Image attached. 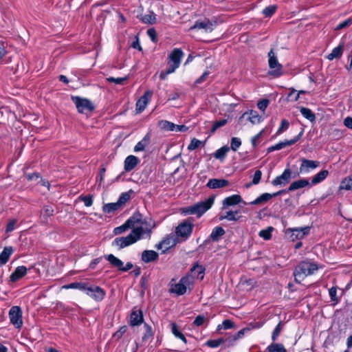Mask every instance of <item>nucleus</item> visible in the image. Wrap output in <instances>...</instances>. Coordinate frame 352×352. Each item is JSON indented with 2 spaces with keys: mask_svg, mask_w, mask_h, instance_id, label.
<instances>
[{
  "mask_svg": "<svg viewBox=\"0 0 352 352\" xmlns=\"http://www.w3.org/2000/svg\"><path fill=\"white\" fill-rule=\"evenodd\" d=\"M331 300L334 302H338V298H337V289L335 287H332L329 291Z\"/></svg>",
  "mask_w": 352,
  "mask_h": 352,
  "instance_id": "69168bd1",
  "label": "nucleus"
},
{
  "mask_svg": "<svg viewBox=\"0 0 352 352\" xmlns=\"http://www.w3.org/2000/svg\"><path fill=\"white\" fill-rule=\"evenodd\" d=\"M239 211H226L223 214H221L219 217L220 220L223 219H227L228 221H237L239 219V217H237L236 215L238 214Z\"/></svg>",
  "mask_w": 352,
  "mask_h": 352,
  "instance_id": "c9c22d12",
  "label": "nucleus"
},
{
  "mask_svg": "<svg viewBox=\"0 0 352 352\" xmlns=\"http://www.w3.org/2000/svg\"><path fill=\"white\" fill-rule=\"evenodd\" d=\"M130 199L129 192H123L120 196L118 200L117 201L118 204L122 207L124 204H125Z\"/></svg>",
  "mask_w": 352,
  "mask_h": 352,
  "instance_id": "09e8293b",
  "label": "nucleus"
},
{
  "mask_svg": "<svg viewBox=\"0 0 352 352\" xmlns=\"http://www.w3.org/2000/svg\"><path fill=\"white\" fill-rule=\"evenodd\" d=\"M106 258L113 267L118 268L119 270L122 267L123 262L113 254L107 255Z\"/></svg>",
  "mask_w": 352,
  "mask_h": 352,
  "instance_id": "473e14b6",
  "label": "nucleus"
},
{
  "mask_svg": "<svg viewBox=\"0 0 352 352\" xmlns=\"http://www.w3.org/2000/svg\"><path fill=\"white\" fill-rule=\"evenodd\" d=\"M302 132L300 133L299 135H298L296 137H295L292 140L280 142L276 144V145L268 148L267 151L272 152V151H276V150H280L287 146H291V145L295 144L300 139V136L302 135Z\"/></svg>",
  "mask_w": 352,
  "mask_h": 352,
  "instance_id": "a211bd4d",
  "label": "nucleus"
},
{
  "mask_svg": "<svg viewBox=\"0 0 352 352\" xmlns=\"http://www.w3.org/2000/svg\"><path fill=\"white\" fill-rule=\"evenodd\" d=\"M246 115H249L248 120L252 124H258L261 120V117L258 115V112L253 110H251L250 112H245L243 113L240 119H242Z\"/></svg>",
  "mask_w": 352,
  "mask_h": 352,
  "instance_id": "7c9ffc66",
  "label": "nucleus"
},
{
  "mask_svg": "<svg viewBox=\"0 0 352 352\" xmlns=\"http://www.w3.org/2000/svg\"><path fill=\"white\" fill-rule=\"evenodd\" d=\"M269 102H270L269 100L263 99L258 102L257 107L260 110L265 111V110L266 109V108L267 107V106L269 104Z\"/></svg>",
  "mask_w": 352,
  "mask_h": 352,
  "instance_id": "bf43d9fd",
  "label": "nucleus"
},
{
  "mask_svg": "<svg viewBox=\"0 0 352 352\" xmlns=\"http://www.w3.org/2000/svg\"><path fill=\"white\" fill-rule=\"evenodd\" d=\"M206 321V318L204 316L199 315L195 318V319L193 322V324L197 327H199V326L203 325Z\"/></svg>",
  "mask_w": 352,
  "mask_h": 352,
  "instance_id": "5fc2aeb1",
  "label": "nucleus"
},
{
  "mask_svg": "<svg viewBox=\"0 0 352 352\" xmlns=\"http://www.w3.org/2000/svg\"><path fill=\"white\" fill-rule=\"evenodd\" d=\"M214 197H209L205 201L198 202L192 206L185 207L181 209L182 214H195L200 217L208 209H210L213 203Z\"/></svg>",
  "mask_w": 352,
  "mask_h": 352,
  "instance_id": "f03ea898",
  "label": "nucleus"
},
{
  "mask_svg": "<svg viewBox=\"0 0 352 352\" xmlns=\"http://www.w3.org/2000/svg\"><path fill=\"white\" fill-rule=\"evenodd\" d=\"M134 221L132 218L129 219L123 225L117 227L114 229L113 232L115 234H120L129 228L133 227Z\"/></svg>",
  "mask_w": 352,
  "mask_h": 352,
  "instance_id": "c85d7f7f",
  "label": "nucleus"
},
{
  "mask_svg": "<svg viewBox=\"0 0 352 352\" xmlns=\"http://www.w3.org/2000/svg\"><path fill=\"white\" fill-rule=\"evenodd\" d=\"M152 95L153 92L151 91H146L144 95L139 98L136 102V111L138 113H140L145 109L152 97Z\"/></svg>",
  "mask_w": 352,
  "mask_h": 352,
  "instance_id": "2eb2a0df",
  "label": "nucleus"
},
{
  "mask_svg": "<svg viewBox=\"0 0 352 352\" xmlns=\"http://www.w3.org/2000/svg\"><path fill=\"white\" fill-rule=\"evenodd\" d=\"M223 342L224 340L223 338H219L217 340H210L207 341L206 345L211 348H216L220 346Z\"/></svg>",
  "mask_w": 352,
  "mask_h": 352,
  "instance_id": "de8ad7c7",
  "label": "nucleus"
},
{
  "mask_svg": "<svg viewBox=\"0 0 352 352\" xmlns=\"http://www.w3.org/2000/svg\"><path fill=\"white\" fill-rule=\"evenodd\" d=\"M221 327H223L225 329H230L234 327V322L230 320H224L222 322V324H219L218 326V330H219Z\"/></svg>",
  "mask_w": 352,
  "mask_h": 352,
  "instance_id": "13d9d810",
  "label": "nucleus"
},
{
  "mask_svg": "<svg viewBox=\"0 0 352 352\" xmlns=\"http://www.w3.org/2000/svg\"><path fill=\"white\" fill-rule=\"evenodd\" d=\"M340 190H352V177H344L340 183Z\"/></svg>",
  "mask_w": 352,
  "mask_h": 352,
  "instance_id": "a19ab883",
  "label": "nucleus"
},
{
  "mask_svg": "<svg viewBox=\"0 0 352 352\" xmlns=\"http://www.w3.org/2000/svg\"><path fill=\"white\" fill-rule=\"evenodd\" d=\"M126 330L127 327L122 326L116 333H113V337L118 340L126 333Z\"/></svg>",
  "mask_w": 352,
  "mask_h": 352,
  "instance_id": "6e6d98bb",
  "label": "nucleus"
},
{
  "mask_svg": "<svg viewBox=\"0 0 352 352\" xmlns=\"http://www.w3.org/2000/svg\"><path fill=\"white\" fill-rule=\"evenodd\" d=\"M151 134L148 133L143 139L138 142V144L134 147V151L138 152L144 151L145 147L147 146L150 142Z\"/></svg>",
  "mask_w": 352,
  "mask_h": 352,
  "instance_id": "cd10ccee",
  "label": "nucleus"
},
{
  "mask_svg": "<svg viewBox=\"0 0 352 352\" xmlns=\"http://www.w3.org/2000/svg\"><path fill=\"white\" fill-rule=\"evenodd\" d=\"M201 144V142L199 140H197L195 138H193L189 145L188 146V149L190 151H193L196 148H197L200 144Z\"/></svg>",
  "mask_w": 352,
  "mask_h": 352,
  "instance_id": "864d4df0",
  "label": "nucleus"
},
{
  "mask_svg": "<svg viewBox=\"0 0 352 352\" xmlns=\"http://www.w3.org/2000/svg\"><path fill=\"white\" fill-rule=\"evenodd\" d=\"M183 55L184 53L180 49L175 48L173 50L168 56V67L160 72V79H166L168 74L173 73L179 67Z\"/></svg>",
  "mask_w": 352,
  "mask_h": 352,
  "instance_id": "20e7f679",
  "label": "nucleus"
},
{
  "mask_svg": "<svg viewBox=\"0 0 352 352\" xmlns=\"http://www.w3.org/2000/svg\"><path fill=\"white\" fill-rule=\"evenodd\" d=\"M300 111L304 118L309 120L310 122H314L316 120V115L312 111L307 107H299Z\"/></svg>",
  "mask_w": 352,
  "mask_h": 352,
  "instance_id": "72a5a7b5",
  "label": "nucleus"
},
{
  "mask_svg": "<svg viewBox=\"0 0 352 352\" xmlns=\"http://www.w3.org/2000/svg\"><path fill=\"white\" fill-rule=\"evenodd\" d=\"M318 270V265L314 262L303 261L298 263L294 271L295 281L300 283L307 276L314 274Z\"/></svg>",
  "mask_w": 352,
  "mask_h": 352,
  "instance_id": "f257e3e1",
  "label": "nucleus"
},
{
  "mask_svg": "<svg viewBox=\"0 0 352 352\" xmlns=\"http://www.w3.org/2000/svg\"><path fill=\"white\" fill-rule=\"evenodd\" d=\"M309 227L288 228L286 230V234L289 236L292 241H294L296 239H302L309 233Z\"/></svg>",
  "mask_w": 352,
  "mask_h": 352,
  "instance_id": "f8f14e48",
  "label": "nucleus"
},
{
  "mask_svg": "<svg viewBox=\"0 0 352 352\" xmlns=\"http://www.w3.org/2000/svg\"><path fill=\"white\" fill-rule=\"evenodd\" d=\"M143 322V315L140 310H133L130 316V324L137 326Z\"/></svg>",
  "mask_w": 352,
  "mask_h": 352,
  "instance_id": "5701e85b",
  "label": "nucleus"
},
{
  "mask_svg": "<svg viewBox=\"0 0 352 352\" xmlns=\"http://www.w3.org/2000/svg\"><path fill=\"white\" fill-rule=\"evenodd\" d=\"M72 101L76 104L79 113H84L91 112L94 109V106L91 101L87 99L82 98L78 96H73Z\"/></svg>",
  "mask_w": 352,
  "mask_h": 352,
  "instance_id": "6e6552de",
  "label": "nucleus"
},
{
  "mask_svg": "<svg viewBox=\"0 0 352 352\" xmlns=\"http://www.w3.org/2000/svg\"><path fill=\"white\" fill-rule=\"evenodd\" d=\"M228 122L227 119L215 121L210 130L211 133H214L219 128L226 125Z\"/></svg>",
  "mask_w": 352,
  "mask_h": 352,
  "instance_id": "a18cd8bd",
  "label": "nucleus"
},
{
  "mask_svg": "<svg viewBox=\"0 0 352 352\" xmlns=\"http://www.w3.org/2000/svg\"><path fill=\"white\" fill-rule=\"evenodd\" d=\"M160 126L162 129L168 131H181L184 132L188 129V127L186 125L182 124H175L170 122L164 120L160 122Z\"/></svg>",
  "mask_w": 352,
  "mask_h": 352,
  "instance_id": "dca6fc26",
  "label": "nucleus"
},
{
  "mask_svg": "<svg viewBox=\"0 0 352 352\" xmlns=\"http://www.w3.org/2000/svg\"><path fill=\"white\" fill-rule=\"evenodd\" d=\"M192 285L190 276H184L178 283H174V279H173L169 284V292L177 296H182L186 292L188 289H191Z\"/></svg>",
  "mask_w": 352,
  "mask_h": 352,
  "instance_id": "39448f33",
  "label": "nucleus"
},
{
  "mask_svg": "<svg viewBox=\"0 0 352 352\" xmlns=\"http://www.w3.org/2000/svg\"><path fill=\"white\" fill-rule=\"evenodd\" d=\"M229 147L226 146H223L216 151V152L214 153V157L216 159L222 160L226 157L227 153L229 151Z\"/></svg>",
  "mask_w": 352,
  "mask_h": 352,
  "instance_id": "ea45409f",
  "label": "nucleus"
},
{
  "mask_svg": "<svg viewBox=\"0 0 352 352\" xmlns=\"http://www.w3.org/2000/svg\"><path fill=\"white\" fill-rule=\"evenodd\" d=\"M194 225L191 219H188L180 223L175 228V233L178 237L184 240L187 239L192 232Z\"/></svg>",
  "mask_w": 352,
  "mask_h": 352,
  "instance_id": "423d86ee",
  "label": "nucleus"
},
{
  "mask_svg": "<svg viewBox=\"0 0 352 352\" xmlns=\"http://www.w3.org/2000/svg\"><path fill=\"white\" fill-rule=\"evenodd\" d=\"M144 327L146 329V332L142 336V340H146L153 336V331L151 327L148 324H145Z\"/></svg>",
  "mask_w": 352,
  "mask_h": 352,
  "instance_id": "4d7b16f0",
  "label": "nucleus"
},
{
  "mask_svg": "<svg viewBox=\"0 0 352 352\" xmlns=\"http://www.w3.org/2000/svg\"><path fill=\"white\" fill-rule=\"evenodd\" d=\"M159 254L154 250H144L142 253L141 259L144 263L155 261L158 259Z\"/></svg>",
  "mask_w": 352,
  "mask_h": 352,
  "instance_id": "412c9836",
  "label": "nucleus"
},
{
  "mask_svg": "<svg viewBox=\"0 0 352 352\" xmlns=\"http://www.w3.org/2000/svg\"><path fill=\"white\" fill-rule=\"evenodd\" d=\"M229 182L226 179H211L208 181L206 186L212 189L223 188L228 186Z\"/></svg>",
  "mask_w": 352,
  "mask_h": 352,
  "instance_id": "393cba45",
  "label": "nucleus"
},
{
  "mask_svg": "<svg viewBox=\"0 0 352 352\" xmlns=\"http://www.w3.org/2000/svg\"><path fill=\"white\" fill-rule=\"evenodd\" d=\"M13 252L12 247H5L0 254V266L5 265L9 260L10 256Z\"/></svg>",
  "mask_w": 352,
  "mask_h": 352,
  "instance_id": "bb28decb",
  "label": "nucleus"
},
{
  "mask_svg": "<svg viewBox=\"0 0 352 352\" xmlns=\"http://www.w3.org/2000/svg\"><path fill=\"white\" fill-rule=\"evenodd\" d=\"M209 74L210 72L208 71H205L203 74L195 81V85L197 86V85L204 82Z\"/></svg>",
  "mask_w": 352,
  "mask_h": 352,
  "instance_id": "e2e57ef3",
  "label": "nucleus"
},
{
  "mask_svg": "<svg viewBox=\"0 0 352 352\" xmlns=\"http://www.w3.org/2000/svg\"><path fill=\"white\" fill-rule=\"evenodd\" d=\"M141 21L147 24H154L156 22L155 14L151 12L148 14L144 15L141 18Z\"/></svg>",
  "mask_w": 352,
  "mask_h": 352,
  "instance_id": "79ce46f5",
  "label": "nucleus"
},
{
  "mask_svg": "<svg viewBox=\"0 0 352 352\" xmlns=\"http://www.w3.org/2000/svg\"><path fill=\"white\" fill-rule=\"evenodd\" d=\"M127 80L126 77L124 78H114V77H109L107 78V80L109 82H113L117 85H122L124 82Z\"/></svg>",
  "mask_w": 352,
  "mask_h": 352,
  "instance_id": "603ef678",
  "label": "nucleus"
},
{
  "mask_svg": "<svg viewBox=\"0 0 352 352\" xmlns=\"http://www.w3.org/2000/svg\"><path fill=\"white\" fill-rule=\"evenodd\" d=\"M242 201V198L239 195H233L232 196L226 197L223 201V206L226 208L227 206H234L240 204Z\"/></svg>",
  "mask_w": 352,
  "mask_h": 352,
  "instance_id": "a878e982",
  "label": "nucleus"
},
{
  "mask_svg": "<svg viewBox=\"0 0 352 352\" xmlns=\"http://www.w3.org/2000/svg\"><path fill=\"white\" fill-rule=\"evenodd\" d=\"M170 327H171V331H172L173 334L176 338H177L180 339L181 340H182L184 343H186L187 340L186 339V337L181 332V331L178 329V327L176 325V324L173 322V323L170 324Z\"/></svg>",
  "mask_w": 352,
  "mask_h": 352,
  "instance_id": "4c0bfd02",
  "label": "nucleus"
},
{
  "mask_svg": "<svg viewBox=\"0 0 352 352\" xmlns=\"http://www.w3.org/2000/svg\"><path fill=\"white\" fill-rule=\"evenodd\" d=\"M289 177H276L272 182L274 186H285L289 183Z\"/></svg>",
  "mask_w": 352,
  "mask_h": 352,
  "instance_id": "c03bdc74",
  "label": "nucleus"
},
{
  "mask_svg": "<svg viewBox=\"0 0 352 352\" xmlns=\"http://www.w3.org/2000/svg\"><path fill=\"white\" fill-rule=\"evenodd\" d=\"M87 285L88 283L86 282H75L65 285L63 287L66 289H78L79 290L85 292L86 289H87Z\"/></svg>",
  "mask_w": 352,
  "mask_h": 352,
  "instance_id": "e433bc0d",
  "label": "nucleus"
},
{
  "mask_svg": "<svg viewBox=\"0 0 352 352\" xmlns=\"http://www.w3.org/2000/svg\"><path fill=\"white\" fill-rule=\"evenodd\" d=\"M267 351L270 352H287L284 346L279 343H272L267 347Z\"/></svg>",
  "mask_w": 352,
  "mask_h": 352,
  "instance_id": "58836bf2",
  "label": "nucleus"
},
{
  "mask_svg": "<svg viewBox=\"0 0 352 352\" xmlns=\"http://www.w3.org/2000/svg\"><path fill=\"white\" fill-rule=\"evenodd\" d=\"M54 214V208L52 206H45L41 211L40 221L42 224H46L48 218Z\"/></svg>",
  "mask_w": 352,
  "mask_h": 352,
  "instance_id": "aec40b11",
  "label": "nucleus"
},
{
  "mask_svg": "<svg viewBox=\"0 0 352 352\" xmlns=\"http://www.w3.org/2000/svg\"><path fill=\"white\" fill-rule=\"evenodd\" d=\"M147 34L150 37L152 41L156 42L157 41V33L154 28H150L147 30Z\"/></svg>",
  "mask_w": 352,
  "mask_h": 352,
  "instance_id": "774afa93",
  "label": "nucleus"
},
{
  "mask_svg": "<svg viewBox=\"0 0 352 352\" xmlns=\"http://www.w3.org/2000/svg\"><path fill=\"white\" fill-rule=\"evenodd\" d=\"M301 165L300 166V172L301 173H309L311 170H314L318 167L320 162L318 161L302 159Z\"/></svg>",
  "mask_w": 352,
  "mask_h": 352,
  "instance_id": "4468645a",
  "label": "nucleus"
},
{
  "mask_svg": "<svg viewBox=\"0 0 352 352\" xmlns=\"http://www.w3.org/2000/svg\"><path fill=\"white\" fill-rule=\"evenodd\" d=\"M186 276H190L192 278V283H194L195 278L202 280L204 277V268L199 265H194L188 274Z\"/></svg>",
  "mask_w": 352,
  "mask_h": 352,
  "instance_id": "f3484780",
  "label": "nucleus"
},
{
  "mask_svg": "<svg viewBox=\"0 0 352 352\" xmlns=\"http://www.w3.org/2000/svg\"><path fill=\"white\" fill-rule=\"evenodd\" d=\"M324 178L325 177H314L311 183L307 179H304L295 181L290 184L287 189H285L286 193L289 191H294L300 188H305L306 186L311 187L321 182Z\"/></svg>",
  "mask_w": 352,
  "mask_h": 352,
  "instance_id": "0eeeda50",
  "label": "nucleus"
},
{
  "mask_svg": "<svg viewBox=\"0 0 352 352\" xmlns=\"http://www.w3.org/2000/svg\"><path fill=\"white\" fill-rule=\"evenodd\" d=\"M87 295L92 298L96 301H101L105 296L104 290L99 286L90 285L88 283L87 289L85 290Z\"/></svg>",
  "mask_w": 352,
  "mask_h": 352,
  "instance_id": "9b49d317",
  "label": "nucleus"
},
{
  "mask_svg": "<svg viewBox=\"0 0 352 352\" xmlns=\"http://www.w3.org/2000/svg\"><path fill=\"white\" fill-rule=\"evenodd\" d=\"M272 230H273L272 227H268L265 230H261L259 232L258 235L260 237L263 238L265 240H269L272 237Z\"/></svg>",
  "mask_w": 352,
  "mask_h": 352,
  "instance_id": "37998d69",
  "label": "nucleus"
},
{
  "mask_svg": "<svg viewBox=\"0 0 352 352\" xmlns=\"http://www.w3.org/2000/svg\"><path fill=\"white\" fill-rule=\"evenodd\" d=\"M241 145V141L238 138H232L231 140L230 148L232 151H236Z\"/></svg>",
  "mask_w": 352,
  "mask_h": 352,
  "instance_id": "8fccbe9b",
  "label": "nucleus"
},
{
  "mask_svg": "<svg viewBox=\"0 0 352 352\" xmlns=\"http://www.w3.org/2000/svg\"><path fill=\"white\" fill-rule=\"evenodd\" d=\"M27 273L26 267L22 265L17 267L11 274L10 278L12 282H16L24 276Z\"/></svg>",
  "mask_w": 352,
  "mask_h": 352,
  "instance_id": "4be33fe9",
  "label": "nucleus"
},
{
  "mask_svg": "<svg viewBox=\"0 0 352 352\" xmlns=\"http://www.w3.org/2000/svg\"><path fill=\"white\" fill-rule=\"evenodd\" d=\"M276 9H277V6H275V5L270 6L268 7H266L263 10V14L266 17H270V16H272L274 14V12H276Z\"/></svg>",
  "mask_w": 352,
  "mask_h": 352,
  "instance_id": "49530a36",
  "label": "nucleus"
},
{
  "mask_svg": "<svg viewBox=\"0 0 352 352\" xmlns=\"http://www.w3.org/2000/svg\"><path fill=\"white\" fill-rule=\"evenodd\" d=\"M343 43L340 44L338 47L333 49L331 52L328 54L327 58L332 60L334 58H339L342 56L343 53Z\"/></svg>",
  "mask_w": 352,
  "mask_h": 352,
  "instance_id": "c756f323",
  "label": "nucleus"
},
{
  "mask_svg": "<svg viewBox=\"0 0 352 352\" xmlns=\"http://www.w3.org/2000/svg\"><path fill=\"white\" fill-rule=\"evenodd\" d=\"M225 234V230L220 226L215 227L210 235V238L214 241H218L220 238Z\"/></svg>",
  "mask_w": 352,
  "mask_h": 352,
  "instance_id": "2f4dec72",
  "label": "nucleus"
},
{
  "mask_svg": "<svg viewBox=\"0 0 352 352\" xmlns=\"http://www.w3.org/2000/svg\"><path fill=\"white\" fill-rule=\"evenodd\" d=\"M204 30L205 32H212L213 30V24L208 20L197 21L195 24L189 29L192 30Z\"/></svg>",
  "mask_w": 352,
  "mask_h": 352,
  "instance_id": "6ab92c4d",
  "label": "nucleus"
},
{
  "mask_svg": "<svg viewBox=\"0 0 352 352\" xmlns=\"http://www.w3.org/2000/svg\"><path fill=\"white\" fill-rule=\"evenodd\" d=\"M121 208L122 207L117 201L115 203H109V204H107L104 205L102 207V210L104 213L110 214L116 210H120Z\"/></svg>",
  "mask_w": 352,
  "mask_h": 352,
  "instance_id": "f704fd0d",
  "label": "nucleus"
},
{
  "mask_svg": "<svg viewBox=\"0 0 352 352\" xmlns=\"http://www.w3.org/2000/svg\"><path fill=\"white\" fill-rule=\"evenodd\" d=\"M352 24V19H347L344 21L339 23L337 27L336 28V30H341L342 28H345L346 27H349Z\"/></svg>",
  "mask_w": 352,
  "mask_h": 352,
  "instance_id": "052dcab7",
  "label": "nucleus"
},
{
  "mask_svg": "<svg viewBox=\"0 0 352 352\" xmlns=\"http://www.w3.org/2000/svg\"><path fill=\"white\" fill-rule=\"evenodd\" d=\"M10 322L17 329L21 328L23 324L22 311L18 306L12 307L9 311Z\"/></svg>",
  "mask_w": 352,
  "mask_h": 352,
  "instance_id": "9d476101",
  "label": "nucleus"
},
{
  "mask_svg": "<svg viewBox=\"0 0 352 352\" xmlns=\"http://www.w3.org/2000/svg\"><path fill=\"white\" fill-rule=\"evenodd\" d=\"M289 123L287 120H283L281 121L280 126H279L277 133H281L286 131L289 127Z\"/></svg>",
  "mask_w": 352,
  "mask_h": 352,
  "instance_id": "680f3d73",
  "label": "nucleus"
},
{
  "mask_svg": "<svg viewBox=\"0 0 352 352\" xmlns=\"http://www.w3.org/2000/svg\"><path fill=\"white\" fill-rule=\"evenodd\" d=\"M144 233V231L142 227H137L133 229L126 236L116 238L113 241V245L118 246L120 249L124 248L140 240Z\"/></svg>",
  "mask_w": 352,
  "mask_h": 352,
  "instance_id": "7ed1b4c3",
  "label": "nucleus"
},
{
  "mask_svg": "<svg viewBox=\"0 0 352 352\" xmlns=\"http://www.w3.org/2000/svg\"><path fill=\"white\" fill-rule=\"evenodd\" d=\"M140 162L138 157L134 155L128 156L124 160V169L126 171L133 170Z\"/></svg>",
  "mask_w": 352,
  "mask_h": 352,
  "instance_id": "b1692460",
  "label": "nucleus"
},
{
  "mask_svg": "<svg viewBox=\"0 0 352 352\" xmlns=\"http://www.w3.org/2000/svg\"><path fill=\"white\" fill-rule=\"evenodd\" d=\"M283 193H286V190H281L276 192L270 194V193H263L258 197H257L254 201H251L250 204L251 205H262L267 202L272 197H276L278 195H282Z\"/></svg>",
  "mask_w": 352,
  "mask_h": 352,
  "instance_id": "ddd939ff",
  "label": "nucleus"
},
{
  "mask_svg": "<svg viewBox=\"0 0 352 352\" xmlns=\"http://www.w3.org/2000/svg\"><path fill=\"white\" fill-rule=\"evenodd\" d=\"M16 219H12L10 220L8 223L7 224L6 231V232H10L13 231L15 228V225L16 224Z\"/></svg>",
  "mask_w": 352,
  "mask_h": 352,
  "instance_id": "338daca9",
  "label": "nucleus"
},
{
  "mask_svg": "<svg viewBox=\"0 0 352 352\" xmlns=\"http://www.w3.org/2000/svg\"><path fill=\"white\" fill-rule=\"evenodd\" d=\"M282 329H283L282 324H281V322H279L277 324V326L275 327V329H274V331L272 333V340H273V342L276 340L278 336H279V334L280 333V332L282 331Z\"/></svg>",
  "mask_w": 352,
  "mask_h": 352,
  "instance_id": "3c124183",
  "label": "nucleus"
},
{
  "mask_svg": "<svg viewBox=\"0 0 352 352\" xmlns=\"http://www.w3.org/2000/svg\"><path fill=\"white\" fill-rule=\"evenodd\" d=\"M249 331V329L248 328H243L242 329H241L240 331H238V333L236 334H235L232 338V340L233 341H236V340L238 339H240V338H242L244 335H245V333L246 331Z\"/></svg>",
  "mask_w": 352,
  "mask_h": 352,
  "instance_id": "0e129e2a",
  "label": "nucleus"
},
{
  "mask_svg": "<svg viewBox=\"0 0 352 352\" xmlns=\"http://www.w3.org/2000/svg\"><path fill=\"white\" fill-rule=\"evenodd\" d=\"M268 57L269 67L272 69L270 74L276 76H280L282 74V65L278 63L273 50L269 52Z\"/></svg>",
  "mask_w": 352,
  "mask_h": 352,
  "instance_id": "1a4fd4ad",
  "label": "nucleus"
}]
</instances>
